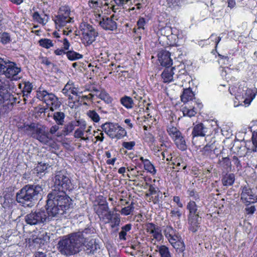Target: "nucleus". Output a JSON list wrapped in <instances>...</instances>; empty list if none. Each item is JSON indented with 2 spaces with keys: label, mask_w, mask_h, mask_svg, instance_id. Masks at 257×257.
Listing matches in <instances>:
<instances>
[{
  "label": "nucleus",
  "mask_w": 257,
  "mask_h": 257,
  "mask_svg": "<svg viewBox=\"0 0 257 257\" xmlns=\"http://www.w3.org/2000/svg\"><path fill=\"white\" fill-rule=\"evenodd\" d=\"M195 96L194 92L190 87L183 88L180 99L182 102L186 104L190 101H192L195 98Z\"/></svg>",
  "instance_id": "27"
},
{
  "label": "nucleus",
  "mask_w": 257,
  "mask_h": 257,
  "mask_svg": "<svg viewBox=\"0 0 257 257\" xmlns=\"http://www.w3.org/2000/svg\"><path fill=\"white\" fill-rule=\"evenodd\" d=\"M47 216L45 210H38L28 214L25 218L28 224L35 225L44 222L47 220Z\"/></svg>",
  "instance_id": "9"
},
{
  "label": "nucleus",
  "mask_w": 257,
  "mask_h": 257,
  "mask_svg": "<svg viewBox=\"0 0 257 257\" xmlns=\"http://www.w3.org/2000/svg\"><path fill=\"white\" fill-rule=\"evenodd\" d=\"M197 210H190L189 221L190 223V229L193 232H195L200 227L199 217Z\"/></svg>",
  "instance_id": "19"
},
{
  "label": "nucleus",
  "mask_w": 257,
  "mask_h": 257,
  "mask_svg": "<svg viewBox=\"0 0 257 257\" xmlns=\"http://www.w3.org/2000/svg\"><path fill=\"white\" fill-rule=\"evenodd\" d=\"M110 221L111 222V226L112 228H114L116 226H118L120 222L119 214L114 213L112 215L111 220H110Z\"/></svg>",
  "instance_id": "61"
},
{
  "label": "nucleus",
  "mask_w": 257,
  "mask_h": 257,
  "mask_svg": "<svg viewBox=\"0 0 257 257\" xmlns=\"http://www.w3.org/2000/svg\"><path fill=\"white\" fill-rule=\"evenodd\" d=\"M104 155L105 156L108 158V159L106 161V163L107 165H114L115 161H116V158L114 156L113 157L111 158V153L109 151H105Z\"/></svg>",
  "instance_id": "60"
},
{
  "label": "nucleus",
  "mask_w": 257,
  "mask_h": 257,
  "mask_svg": "<svg viewBox=\"0 0 257 257\" xmlns=\"http://www.w3.org/2000/svg\"><path fill=\"white\" fill-rule=\"evenodd\" d=\"M168 138L166 135L163 133L159 135L158 142L159 144L156 142V145L153 148V152L156 155L158 153L162 151V147H166V143L168 142Z\"/></svg>",
  "instance_id": "21"
},
{
  "label": "nucleus",
  "mask_w": 257,
  "mask_h": 257,
  "mask_svg": "<svg viewBox=\"0 0 257 257\" xmlns=\"http://www.w3.org/2000/svg\"><path fill=\"white\" fill-rule=\"evenodd\" d=\"M86 114L89 118L94 122H98L100 119V117L95 110H88Z\"/></svg>",
  "instance_id": "56"
},
{
  "label": "nucleus",
  "mask_w": 257,
  "mask_h": 257,
  "mask_svg": "<svg viewBox=\"0 0 257 257\" xmlns=\"http://www.w3.org/2000/svg\"><path fill=\"white\" fill-rule=\"evenodd\" d=\"M88 253H93L97 249L98 244L96 243L95 240L91 239L85 245Z\"/></svg>",
  "instance_id": "57"
},
{
  "label": "nucleus",
  "mask_w": 257,
  "mask_h": 257,
  "mask_svg": "<svg viewBox=\"0 0 257 257\" xmlns=\"http://www.w3.org/2000/svg\"><path fill=\"white\" fill-rule=\"evenodd\" d=\"M62 92L66 96L68 97V99L69 100H72L73 97L71 96V94L78 96L79 92L78 87H76L74 82L69 80L63 88Z\"/></svg>",
  "instance_id": "17"
},
{
  "label": "nucleus",
  "mask_w": 257,
  "mask_h": 257,
  "mask_svg": "<svg viewBox=\"0 0 257 257\" xmlns=\"http://www.w3.org/2000/svg\"><path fill=\"white\" fill-rule=\"evenodd\" d=\"M93 97L94 94L91 93H89L87 95H82L79 97L81 101L83 102V104L84 105H87L88 102H92Z\"/></svg>",
  "instance_id": "59"
},
{
  "label": "nucleus",
  "mask_w": 257,
  "mask_h": 257,
  "mask_svg": "<svg viewBox=\"0 0 257 257\" xmlns=\"http://www.w3.org/2000/svg\"><path fill=\"white\" fill-rule=\"evenodd\" d=\"M85 241V239L82 232H73L63 236L58 241L57 249L63 255H73L82 250Z\"/></svg>",
  "instance_id": "1"
},
{
  "label": "nucleus",
  "mask_w": 257,
  "mask_h": 257,
  "mask_svg": "<svg viewBox=\"0 0 257 257\" xmlns=\"http://www.w3.org/2000/svg\"><path fill=\"white\" fill-rule=\"evenodd\" d=\"M38 194L33 186L26 185L20 193H17V202L24 207H32L35 203L34 197Z\"/></svg>",
  "instance_id": "5"
},
{
  "label": "nucleus",
  "mask_w": 257,
  "mask_h": 257,
  "mask_svg": "<svg viewBox=\"0 0 257 257\" xmlns=\"http://www.w3.org/2000/svg\"><path fill=\"white\" fill-rule=\"evenodd\" d=\"M48 168V165L44 163H39L35 168V171L37 176L41 175L42 173H45Z\"/></svg>",
  "instance_id": "54"
},
{
  "label": "nucleus",
  "mask_w": 257,
  "mask_h": 257,
  "mask_svg": "<svg viewBox=\"0 0 257 257\" xmlns=\"http://www.w3.org/2000/svg\"><path fill=\"white\" fill-rule=\"evenodd\" d=\"M167 161H171V165L173 166L172 168L176 169L175 171H172L171 173L175 175L176 172H179L181 170H185L187 167L186 163L183 161V159L180 156H172L170 153L167 156Z\"/></svg>",
  "instance_id": "13"
},
{
  "label": "nucleus",
  "mask_w": 257,
  "mask_h": 257,
  "mask_svg": "<svg viewBox=\"0 0 257 257\" xmlns=\"http://www.w3.org/2000/svg\"><path fill=\"white\" fill-rule=\"evenodd\" d=\"M135 145L136 142L135 141L123 142L122 143V147L128 150H133Z\"/></svg>",
  "instance_id": "63"
},
{
  "label": "nucleus",
  "mask_w": 257,
  "mask_h": 257,
  "mask_svg": "<svg viewBox=\"0 0 257 257\" xmlns=\"http://www.w3.org/2000/svg\"><path fill=\"white\" fill-rule=\"evenodd\" d=\"M237 96L244 99L243 102L245 103H249L254 97L252 90L248 88L246 86L240 85L237 90Z\"/></svg>",
  "instance_id": "16"
},
{
  "label": "nucleus",
  "mask_w": 257,
  "mask_h": 257,
  "mask_svg": "<svg viewBox=\"0 0 257 257\" xmlns=\"http://www.w3.org/2000/svg\"><path fill=\"white\" fill-rule=\"evenodd\" d=\"M4 202L3 207L8 209L12 208L15 205L16 195L15 193V187H10L6 189L4 191Z\"/></svg>",
  "instance_id": "14"
},
{
  "label": "nucleus",
  "mask_w": 257,
  "mask_h": 257,
  "mask_svg": "<svg viewBox=\"0 0 257 257\" xmlns=\"http://www.w3.org/2000/svg\"><path fill=\"white\" fill-rule=\"evenodd\" d=\"M120 103L126 109H132L134 105V102L133 98L126 95L122 97L120 99Z\"/></svg>",
  "instance_id": "43"
},
{
  "label": "nucleus",
  "mask_w": 257,
  "mask_h": 257,
  "mask_svg": "<svg viewBox=\"0 0 257 257\" xmlns=\"http://www.w3.org/2000/svg\"><path fill=\"white\" fill-rule=\"evenodd\" d=\"M101 128L111 139H120L126 135V132L117 123L106 122L101 125Z\"/></svg>",
  "instance_id": "7"
},
{
  "label": "nucleus",
  "mask_w": 257,
  "mask_h": 257,
  "mask_svg": "<svg viewBox=\"0 0 257 257\" xmlns=\"http://www.w3.org/2000/svg\"><path fill=\"white\" fill-rule=\"evenodd\" d=\"M132 0L129 1L128 2V3L129 2H130V5L131 6L134 5V6H132V7L131 6L128 9L127 11L130 13L131 12H132L133 14H135V15L139 14L141 12V9L143 7V4L139 2L136 3L137 2H138V0H134L133 3H132Z\"/></svg>",
  "instance_id": "38"
},
{
  "label": "nucleus",
  "mask_w": 257,
  "mask_h": 257,
  "mask_svg": "<svg viewBox=\"0 0 257 257\" xmlns=\"http://www.w3.org/2000/svg\"><path fill=\"white\" fill-rule=\"evenodd\" d=\"M174 142L177 148L181 151H185L187 148L185 137L183 135Z\"/></svg>",
  "instance_id": "49"
},
{
  "label": "nucleus",
  "mask_w": 257,
  "mask_h": 257,
  "mask_svg": "<svg viewBox=\"0 0 257 257\" xmlns=\"http://www.w3.org/2000/svg\"><path fill=\"white\" fill-rule=\"evenodd\" d=\"M32 83L30 82L24 81L18 84V88L20 91H17V99H19L17 103H20L21 101H23L24 103H26L27 98L32 91Z\"/></svg>",
  "instance_id": "10"
},
{
  "label": "nucleus",
  "mask_w": 257,
  "mask_h": 257,
  "mask_svg": "<svg viewBox=\"0 0 257 257\" xmlns=\"http://www.w3.org/2000/svg\"><path fill=\"white\" fill-rule=\"evenodd\" d=\"M51 93H49L47 91L42 89L41 87L39 88L38 90L36 91L37 98L40 101L47 104V100H49V98Z\"/></svg>",
  "instance_id": "41"
},
{
  "label": "nucleus",
  "mask_w": 257,
  "mask_h": 257,
  "mask_svg": "<svg viewBox=\"0 0 257 257\" xmlns=\"http://www.w3.org/2000/svg\"><path fill=\"white\" fill-rule=\"evenodd\" d=\"M235 181V175L233 173H226L221 178L222 185L225 187L232 186Z\"/></svg>",
  "instance_id": "37"
},
{
  "label": "nucleus",
  "mask_w": 257,
  "mask_h": 257,
  "mask_svg": "<svg viewBox=\"0 0 257 257\" xmlns=\"http://www.w3.org/2000/svg\"><path fill=\"white\" fill-rule=\"evenodd\" d=\"M93 206L98 209H109L106 198L103 195H99L96 196L93 202Z\"/></svg>",
  "instance_id": "32"
},
{
  "label": "nucleus",
  "mask_w": 257,
  "mask_h": 257,
  "mask_svg": "<svg viewBox=\"0 0 257 257\" xmlns=\"http://www.w3.org/2000/svg\"><path fill=\"white\" fill-rule=\"evenodd\" d=\"M80 124V120H74L65 124L62 132L64 135L67 136L73 132L76 126H79Z\"/></svg>",
  "instance_id": "34"
},
{
  "label": "nucleus",
  "mask_w": 257,
  "mask_h": 257,
  "mask_svg": "<svg viewBox=\"0 0 257 257\" xmlns=\"http://www.w3.org/2000/svg\"><path fill=\"white\" fill-rule=\"evenodd\" d=\"M63 195L49 193L45 209H70L72 207V200L66 193Z\"/></svg>",
  "instance_id": "3"
},
{
  "label": "nucleus",
  "mask_w": 257,
  "mask_h": 257,
  "mask_svg": "<svg viewBox=\"0 0 257 257\" xmlns=\"http://www.w3.org/2000/svg\"><path fill=\"white\" fill-rule=\"evenodd\" d=\"M241 199L246 206H248L257 201V196L253 194L251 189L245 186L242 189Z\"/></svg>",
  "instance_id": "15"
},
{
  "label": "nucleus",
  "mask_w": 257,
  "mask_h": 257,
  "mask_svg": "<svg viewBox=\"0 0 257 257\" xmlns=\"http://www.w3.org/2000/svg\"><path fill=\"white\" fill-rule=\"evenodd\" d=\"M26 131L28 135L44 144L47 145L52 140L47 127L39 123H31L26 126Z\"/></svg>",
  "instance_id": "2"
},
{
  "label": "nucleus",
  "mask_w": 257,
  "mask_h": 257,
  "mask_svg": "<svg viewBox=\"0 0 257 257\" xmlns=\"http://www.w3.org/2000/svg\"><path fill=\"white\" fill-rule=\"evenodd\" d=\"M251 140L253 145V148L251 149V152H256L257 149V131L253 132Z\"/></svg>",
  "instance_id": "64"
},
{
  "label": "nucleus",
  "mask_w": 257,
  "mask_h": 257,
  "mask_svg": "<svg viewBox=\"0 0 257 257\" xmlns=\"http://www.w3.org/2000/svg\"><path fill=\"white\" fill-rule=\"evenodd\" d=\"M146 231L148 233L152 234L154 238L157 240H160L162 238L161 230L152 223L147 224Z\"/></svg>",
  "instance_id": "26"
},
{
  "label": "nucleus",
  "mask_w": 257,
  "mask_h": 257,
  "mask_svg": "<svg viewBox=\"0 0 257 257\" xmlns=\"http://www.w3.org/2000/svg\"><path fill=\"white\" fill-rule=\"evenodd\" d=\"M169 241L176 249V252L180 253L184 251L185 245L183 241L181 240L180 236L175 237L173 239H169Z\"/></svg>",
  "instance_id": "29"
},
{
  "label": "nucleus",
  "mask_w": 257,
  "mask_h": 257,
  "mask_svg": "<svg viewBox=\"0 0 257 257\" xmlns=\"http://www.w3.org/2000/svg\"><path fill=\"white\" fill-rule=\"evenodd\" d=\"M143 140L153 152V148L156 145L155 136L151 133H145Z\"/></svg>",
  "instance_id": "39"
},
{
  "label": "nucleus",
  "mask_w": 257,
  "mask_h": 257,
  "mask_svg": "<svg viewBox=\"0 0 257 257\" xmlns=\"http://www.w3.org/2000/svg\"><path fill=\"white\" fill-rule=\"evenodd\" d=\"M38 44L41 47L48 49L54 46V43L51 39L48 38H42L38 41Z\"/></svg>",
  "instance_id": "53"
},
{
  "label": "nucleus",
  "mask_w": 257,
  "mask_h": 257,
  "mask_svg": "<svg viewBox=\"0 0 257 257\" xmlns=\"http://www.w3.org/2000/svg\"><path fill=\"white\" fill-rule=\"evenodd\" d=\"M158 61L161 65L163 67L171 66L173 60L171 58V54L169 51L161 50L158 54Z\"/></svg>",
  "instance_id": "18"
},
{
  "label": "nucleus",
  "mask_w": 257,
  "mask_h": 257,
  "mask_svg": "<svg viewBox=\"0 0 257 257\" xmlns=\"http://www.w3.org/2000/svg\"><path fill=\"white\" fill-rule=\"evenodd\" d=\"M156 250L159 252L160 257H172L169 248L164 245H157Z\"/></svg>",
  "instance_id": "46"
},
{
  "label": "nucleus",
  "mask_w": 257,
  "mask_h": 257,
  "mask_svg": "<svg viewBox=\"0 0 257 257\" xmlns=\"http://www.w3.org/2000/svg\"><path fill=\"white\" fill-rule=\"evenodd\" d=\"M79 29L82 32L81 41L83 44L89 46L95 41L98 33L92 25L82 22L80 24Z\"/></svg>",
  "instance_id": "6"
},
{
  "label": "nucleus",
  "mask_w": 257,
  "mask_h": 257,
  "mask_svg": "<svg viewBox=\"0 0 257 257\" xmlns=\"http://www.w3.org/2000/svg\"><path fill=\"white\" fill-rule=\"evenodd\" d=\"M171 66L165 67V68L162 73L161 77L163 79L164 83H170L173 81V70L174 67H170Z\"/></svg>",
  "instance_id": "30"
},
{
  "label": "nucleus",
  "mask_w": 257,
  "mask_h": 257,
  "mask_svg": "<svg viewBox=\"0 0 257 257\" xmlns=\"http://www.w3.org/2000/svg\"><path fill=\"white\" fill-rule=\"evenodd\" d=\"M212 132L202 122L193 123L191 136L192 139L196 137H206L210 136Z\"/></svg>",
  "instance_id": "11"
},
{
  "label": "nucleus",
  "mask_w": 257,
  "mask_h": 257,
  "mask_svg": "<svg viewBox=\"0 0 257 257\" xmlns=\"http://www.w3.org/2000/svg\"><path fill=\"white\" fill-rule=\"evenodd\" d=\"M53 192H61L65 193L67 191H72L74 188L70 178L61 171L57 172L53 178Z\"/></svg>",
  "instance_id": "4"
},
{
  "label": "nucleus",
  "mask_w": 257,
  "mask_h": 257,
  "mask_svg": "<svg viewBox=\"0 0 257 257\" xmlns=\"http://www.w3.org/2000/svg\"><path fill=\"white\" fill-rule=\"evenodd\" d=\"M210 39H213V41H214V43H215V50H213L212 51V53L214 54V51H215L217 53H218V56H219V57L220 58V59H228V58L227 56H223L220 54H219L217 51H216V49H217V45L218 44V43H219V42L221 40V38L220 37H218L216 35H215V34H212L211 35V36L210 37Z\"/></svg>",
  "instance_id": "55"
},
{
  "label": "nucleus",
  "mask_w": 257,
  "mask_h": 257,
  "mask_svg": "<svg viewBox=\"0 0 257 257\" xmlns=\"http://www.w3.org/2000/svg\"><path fill=\"white\" fill-rule=\"evenodd\" d=\"M71 13V11L70 7L67 5H65L60 7L58 10L57 15H62V17H65L69 19H73V18L70 17Z\"/></svg>",
  "instance_id": "42"
},
{
  "label": "nucleus",
  "mask_w": 257,
  "mask_h": 257,
  "mask_svg": "<svg viewBox=\"0 0 257 257\" xmlns=\"http://www.w3.org/2000/svg\"><path fill=\"white\" fill-rule=\"evenodd\" d=\"M215 149L214 143H208L202 148L201 151L202 155L206 157H210L213 154Z\"/></svg>",
  "instance_id": "48"
},
{
  "label": "nucleus",
  "mask_w": 257,
  "mask_h": 257,
  "mask_svg": "<svg viewBox=\"0 0 257 257\" xmlns=\"http://www.w3.org/2000/svg\"><path fill=\"white\" fill-rule=\"evenodd\" d=\"M148 22V20L146 18L140 17L137 22L136 27L133 29V33L136 34V37L138 38L139 40L141 39V31H145Z\"/></svg>",
  "instance_id": "20"
},
{
  "label": "nucleus",
  "mask_w": 257,
  "mask_h": 257,
  "mask_svg": "<svg viewBox=\"0 0 257 257\" xmlns=\"http://www.w3.org/2000/svg\"><path fill=\"white\" fill-rule=\"evenodd\" d=\"M125 166H126L127 172L126 176L130 179H135L139 176V171L138 170L137 167L135 165L127 166V164L125 163Z\"/></svg>",
  "instance_id": "40"
},
{
  "label": "nucleus",
  "mask_w": 257,
  "mask_h": 257,
  "mask_svg": "<svg viewBox=\"0 0 257 257\" xmlns=\"http://www.w3.org/2000/svg\"><path fill=\"white\" fill-rule=\"evenodd\" d=\"M146 185L149 186V192L150 195H155L160 192L159 188L155 184H149L146 182Z\"/></svg>",
  "instance_id": "62"
},
{
  "label": "nucleus",
  "mask_w": 257,
  "mask_h": 257,
  "mask_svg": "<svg viewBox=\"0 0 257 257\" xmlns=\"http://www.w3.org/2000/svg\"><path fill=\"white\" fill-rule=\"evenodd\" d=\"M157 34H160L161 35L168 37L172 35V27L167 26V23L165 25L162 24L160 22L157 27V31L155 30Z\"/></svg>",
  "instance_id": "31"
},
{
  "label": "nucleus",
  "mask_w": 257,
  "mask_h": 257,
  "mask_svg": "<svg viewBox=\"0 0 257 257\" xmlns=\"http://www.w3.org/2000/svg\"><path fill=\"white\" fill-rule=\"evenodd\" d=\"M181 110L184 116L192 117L194 116L197 113L196 109L193 106H188L186 104L182 105Z\"/></svg>",
  "instance_id": "35"
},
{
  "label": "nucleus",
  "mask_w": 257,
  "mask_h": 257,
  "mask_svg": "<svg viewBox=\"0 0 257 257\" xmlns=\"http://www.w3.org/2000/svg\"><path fill=\"white\" fill-rule=\"evenodd\" d=\"M218 164L223 171L228 172L231 170V162L228 157H222L221 159H219Z\"/></svg>",
  "instance_id": "36"
},
{
  "label": "nucleus",
  "mask_w": 257,
  "mask_h": 257,
  "mask_svg": "<svg viewBox=\"0 0 257 257\" xmlns=\"http://www.w3.org/2000/svg\"><path fill=\"white\" fill-rule=\"evenodd\" d=\"M139 160L143 165L144 169L147 172L149 173L153 176L157 173V169L154 165L148 159H145L143 157H140Z\"/></svg>",
  "instance_id": "28"
},
{
  "label": "nucleus",
  "mask_w": 257,
  "mask_h": 257,
  "mask_svg": "<svg viewBox=\"0 0 257 257\" xmlns=\"http://www.w3.org/2000/svg\"><path fill=\"white\" fill-rule=\"evenodd\" d=\"M49 99V100H47L46 104L48 106H50L51 110L53 111L54 109L58 108L61 106V101H59L58 97L54 93H51Z\"/></svg>",
  "instance_id": "33"
},
{
  "label": "nucleus",
  "mask_w": 257,
  "mask_h": 257,
  "mask_svg": "<svg viewBox=\"0 0 257 257\" xmlns=\"http://www.w3.org/2000/svg\"><path fill=\"white\" fill-rule=\"evenodd\" d=\"M166 131L171 138L174 136H176L180 131L176 126H173L171 124L167 126Z\"/></svg>",
  "instance_id": "58"
},
{
  "label": "nucleus",
  "mask_w": 257,
  "mask_h": 257,
  "mask_svg": "<svg viewBox=\"0 0 257 257\" xmlns=\"http://www.w3.org/2000/svg\"><path fill=\"white\" fill-rule=\"evenodd\" d=\"M66 56L70 61H75L82 58L83 55L73 50H69L66 52Z\"/></svg>",
  "instance_id": "50"
},
{
  "label": "nucleus",
  "mask_w": 257,
  "mask_h": 257,
  "mask_svg": "<svg viewBox=\"0 0 257 257\" xmlns=\"http://www.w3.org/2000/svg\"><path fill=\"white\" fill-rule=\"evenodd\" d=\"M10 85L9 82L6 80H0V104L4 103L6 101H11V99H14V102L16 101V98L11 95L9 91Z\"/></svg>",
  "instance_id": "12"
},
{
  "label": "nucleus",
  "mask_w": 257,
  "mask_h": 257,
  "mask_svg": "<svg viewBox=\"0 0 257 257\" xmlns=\"http://www.w3.org/2000/svg\"><path fill=\"white\" fill-rule=\"evenodd\" d=\"M65 115L61 111L55 112L53 114V119L58 125H62L64 122Z\"/></svg>",
  "instance_id": "52"
},
{
  "label": "nucleus",
  "mask_w": 257,
  "mask_h": 257,
  "mask_svg": "<svg viewBox=\"0 0 257 257\" xmlns=\"http://www.w3.org/2000/svg\"><path fill=\"white\" fill-rule=\"evenodd\" d=\"M164 233L168 239L175 238V237L178 236L176 234V231L171 226H167L164 230Z\"/></svg>",
  "instance_id": "51"
},
{
  "label": "nucleus",
  "mask_w": 257,
  "mask_h": 257,
  "mask_svg": "<svg viewBox=\"0 0 257 257\" xmlns=\"http://www.w3.org/2000/svg\"><path fill=\"white\" fill-rule=\"evenodd\" d=\"M100 26L106 30L114 31L117 29V24L111 18H103L99 23Z\"/></svg>",
  "instance_id": "25"
},
{
  "label": "nucleus",
  "mask_w": 257,
  "mask_h": 257,
  "mask_svg": "<svg viewBox=\"0 0 257 257\" xmlns=\"http://www.w3.org/2000/svg\"><path fill=\"white\" fill-rule=\"evenodd\" d=\"M79 127L77 128L74 132V136L76 139H82V140H85L83 137L84 134V131L86 127V123L83 121L81 122L80 121V124L79 125Z\"/></svg>",
  "instance_id": "44"
},
{
  "label": "nucleus",
  "mask_w": 257,
  "mask_h": 257,
  "mask_svg": "<svg viewBox=\"0 0 257 257\" xmlns=\"http://www.w3.org/2000/svg\"><path fill=\"white\" fill-rule=\"evenodd\" d=\"M16 65L14 62H8L0 58V74L5 75L6 77L12 80H16Z\"/></svg>",
  "instance_id": "8"
},
{
  "label": "nucleus",
  "mask_w": 257,
  "mask_h": 257,
  "mask_svg": "<svg viewBox=\"0 0 257 257\" xmlns=\"http://www.w3.org/2000/svg\"><path fill=\"white\" fill-rule=\"evenodd\" d=\"M53 20L54 22L56 29H61L66 26L68 24L73 22V19H69L62 17V15H56L55 16Z\"/></svg>",
  "instance_id": "23"
},
{
  "label": "nucleus",
  "mask_w": 257,
  "mask_h": 257,
  "mask_svg": "<svg viewBox=\"0 0 257 257\" xmlns=\"http://www.w3.org/2000/svg\"><path fill=\"white\" fill-rule=\"evenodd\" d=\"M47 216V219H52L53 217H59L65 213L64 210H45Z\"/></svg>",
  "instance_id": "47"
},
{
  "label": "nucleus",
  "mask_w": 257,
  "mask_h": 257,
  "mask_svg": "<svg viewBox=\"0 0 257 257\" xmlns=\"http://www.w3.org/2000/svg\"><path fill=\"white\" fill-rule=\"evenodd\" d=\"M116 198L109 197L108 201L111 202L112 205L113 206L112 209H116L117 206H121V209H134L132 202L131 204L125 199H120L117 203L116 201Z\"/></svg>",
  "instance_id": "24"
},
{
  "label": "nucleus",
  "mask_w": 257,
  "mask_h": 257,
  "mask_svg": "<svg viewBox=\"0 0 257 257\" xmlns=\"http://www.w3.org/2000/svg\"><path fill=\"white\" fill-rule=\"evenodd\" d=\"M96 213L100 217L106 220V222H109L114 212L113 211H108V210H97Z\"/></svg>",
  "instance_id": "45"
},
{
  "label": "nucleus",
  "mask_w": 257,
  "mask_h": 257,
  "mask_svg": "<svg viewBox=\"0 0 257 257\" xmlns=\"http://www.w3.org/2000/svg\"><path fill=\"white\" fill-rule=\"evenodd\" d=\"M32 17L34 22L42 26H45L49 20V15L45 14L44 11L41 14L38 11H35L33 13Z\"/></svg>",
  "instance_id": "22"
}]
</instances>
